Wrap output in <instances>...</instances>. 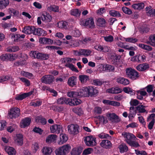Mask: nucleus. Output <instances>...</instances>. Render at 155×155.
<instances>
[{
    "label": "nucleus",
    "mask_w": 155,
    "mask_h": 155,
    "mask_svg": "<svg viewBox=\"0 0 155 155\" xmlns=\"http://www.w3.org/2000/svg\"><path fill=\"white\" fill-rule=\"evenodd\" d=\"M126 73L127 76L133 80L137 79L140 76L139 73L131 68L127 69L126 70Z\"/></svg>",
    "instance_id": "1"
},
{
    "label": "nucleus",
    "mask_w": 155,
    "mask_h": 155,
    "mask_svg": "<svg viewBox=\"0 0 155 155\" xmlns=\"http://www.w3.org/2000/svg\"><path fill=\"white\" fill-rule=\"evenodd\" d=\"M71 149V146L68 144L63 145L56 149L55 150L56 155H66V154L69 152Z\"/></svg>",
    "instance_id": "2"
},
{
    "label": "nucleus",
    "mask_w": 155,
    "mask_h": 155,
    "mask_svg": "<svg viewBox=\"0 0 155 155\" xmlns=\"http://www.w3.org/2000/svg\"><path fill=\"white\" fill-rule=\"evenodd\" d=\"M30 56L34 58H37L42 60H46L49 58L48 54H42L36 51H31Z\"/></svg>",
    "instance_id": "3"
},
{
    "label": "nucleus",
    "mask_w": 155,
    "mask_h": 155,
    "mask_svg": "<svg viewBox=\"0 0 155 155\" xmlns=\"http://www.w3.org/2000/svg\"><path fill=\"white\" fill-rule=\"evenodd\" d=\"M39 41L41 44H51L54 42L56 43L57 45H60L62 42L60 40H52L51 39L48 38L46 37H43L40 38L39 40Z\"/></svg>",
    "instance_id": "4"
},
{
    "label": "nucleus",
    "mask_w": 155,
    "mask_h": 155,
    "mask_svg": "<svg viewBox=\"0 0 155 155\" xmlns=\"http://www.w3.org/2000/svg\"><path fill=\"white\" fill-rule=\"evenodd\" d=\"M84 141L85 144L88 146L92 147L95 146L96 144V138L92 136L86 137L84 138Z\"/></svg>",
    "instance_id": "5"
},
{
    "label": "nucleus",
    "mask_w": 155,
    "mask_h": 155,
    "mask_svg": "<svg viewBox=\"0 0 155 155\" xmlns=\"http://www.w3.org/2000/svg\"><path fill=\"white\" fill-rule=\"evenodd\" d=\"M20 110L18 107H15L10 109L8 113V118L14 119L18 117L20 115Z\"/></svg>",
    "instance_id": "6"
},
{
    "label": "nucleus",
    "mask_w": 155,
    "mask_h": 155,
    "mask_svg": "<svg viewBox=\"0 0 155 155\" xmlns=\"http://www.w3.org/2000/svg\"><path fill=\"white\" fill-rule=\"evenodd\" d=\"M81 24L86 28H91L94 26L93 18H87L81 22Z\"/></svg>",
    "instance_id": "7"
},
{
    "label": "nucleus",
    "mask_w": 155,
    "mask_h": 155,
    "mask_svg": "<svg viewBox=\"0 0 155 155\" xmlns=\"http://www.w3.org/2000/svg\"><path fill=\"white\" fill-rule=\"evenodd\" d=\"M78 127L77 124H71L68 126V129L69 133L75 135L79 133Z\"/></svg>",
    "instance_id": "8"
},
{
    "label": "nucleus",
    "mask_w": 155,
    "mask_h": 155,
    "mask_svg": "<svg viewBox=\"0 0 155 155\" xmlns=\"http://www.w3.org/2000/svg\"><path fill=\"white\" fill-rule=\"evenodd\" d=\"M54 79V77L53 76L49 74L43 76L41 81L42 83L49 84L53 83Z\"/></svg>",
    "instance_id": "9"
},
{
    "label": "nucleus",
    "mask_w": 155,
    "mask_h": 155,
    "mask_svg": "<svg viewBox=\"0 0 155 155\" xmlns=\"http://www.w3.org/2000/svg\"><path fill=\"white\" fill-rule=\"evenodd\" d=\"M51 132L53 133L59 134L63 132L62 127L61 125L55 124L51 126Z\"/></svg>",
    "instance_id": "10"
},
{
    "label": "nucleus",
    "mask_w": 155,
    "mask_h": 155,
    "mask_svg": "<svg viewBox=\"0 0 155 155\" xmlns=\"http://www.w3.org/2000/svg\"><path fill=\"white\" fill-rule=\"evenodd\" d=\"M84 90L86 91L87 93H88V95L89 96L91 97L95 95L98 92L97 90L92 86L89 87V88L86 87L84 88Z\"/></svg>",
    "instance_id": "11"
},
{
    "label": "nucleus",
    "mask_w": 155,
    "mask_h": 155,
    "mask_svg": "<svg viewBox=\"0 0 155 155\" xmlns=\"http://www.w3.org/2000/svg\"><path fill=\"white\" fill-rule=\"evenodd\" d=\"M33 29L32 34L34 35L43 36L45 34V31L42 28H36L34 26Z\"/></svg>",
    "instance_id": "12"
},
{
    "label": "nucleus",
    "mask_w": 155,
    "mask_h": 155,
    "mask_svg": "<svg viewBox=\"0 0 155 155\" xmlns=\"http://www.w3.org/2000/svg\"><path fill=\"white\" fill-rule=\"evenodd\" d=\"M77 79L76 77L73 76L69 78L68 81V85L71 87L75 86L77 84Z\"/></svg>",
    "instance_id": "13"
},
{
    "label": "nucleus",
    "mask_w": 155,
    "mask_h": 155,
    "mask_svg": "<svg viewBox=\"0 0 155 155\" xmlns=\"http://www.w3.org/2000/svg\"><path fill=\"white\" fill-rule=\"evenodd\" d=\"M31 122V119L30 117H26L23 119L21 122V127L25 128L28 126Z\"/></svg>",
    "instance_id": "14"
},
{
    "label": "nucleus",
    "mask_w": 155,
    "mask_h": 155,
    "mask_svg": "<svg viewBox=\"0 0 155 155\" xmlns=\"http://www.w3.org/2000/svg\"><path fill=\"white\" fill-rule=\"evenodd\" d=\"M107 116L110 118V120L113 122L118 123L120 121L119 116L115 113H109L107 115Z\"/></svg>",
    "instance_id": "15"
},
{
    "label": "nucleus",
    "mask_w": 155,
    "mask_h": 155,
    "mask_svg": "<svg viewBox=\"0 0 155 155\" xmlns=\"http://www.w3.org/2000/svg\"><path fill=\"white\" fill-rule=\"evenodd\" d=\"M149 68V65L146 63L139 64L136 67L137 69L140 71H145Z\"/></svg>",
    "instance_id": "16"
},
{
    "label": "nucleus",
    "mask_w": 155,
    "mask_h": 155,
    "mask_svg": "<svg viewBox=\"0 0 155 155\" xmlns=\"http://www.w3.org/2000/svg\"><path fill=\"white\" fill-rule=\"evenodd\" d=\"M41 17L42 20L45 22H50L52 19L51 16L49 13L47 12H45L42 14Z\"/></svg>",
    "instance_id": "17"
},
{
    "label": "nucleus",
    "mask_w": 155,
    "mask_h": 155,
    "mask_svg": "<svg viewBox=\"0 0 155 155\" xmlns=\"http://www.w3.org/2000/svg\"><path fill=\"white\" fill-rule=\"evenodd\" d=\"M69 104L71 106L77 105L81 103V100L77 98H69Z\"/></svg>",
    "instance_id": "18"
},
{
    "label": "nucleus",
    "mask_w": 155,
    "mask_h": 155,
    "mask_svg": "<svg viewBox=\"0 0 155 155\" xmlns=\"http://www.w3.org/2000/svg\"><path fill=\"white\" fill-rule=\"evenodd\" d=\"M130 113L129 114L128 117L129 119V120L130 119H132L133 118H134L135 116L137 113V110L134 106L131 107H130Z\"/></svg>",
    "instance_id": "19"
},
{
    "label": "nucleus",
    "mask_w": 155,
    "mask_h": 155,
    "mask_svg": "<svg viewBox=\"0 0 155 155\" xmlns=\"http://www.w3.org/2000/svg\"><path fill=\"white\" fill-rule=\"evenodd\" d=\"M68 140L67 135L64 134H60V138L58 140V143L61 145L66 142Z\"/></svg>",
    "instance_id": "20"
},
{
    "label": "nucleus",
    "mask_w": 155,
    "mask_h": 155,
    "mask_svg": "<svg viewBox=\"0 0 155 155\" xmlns=\"http://www.w3.org/2000/svg\"><path fill=\"white\" fill-rule=\"evenodd\" d=\"M116 81L118 83L124 85H128L130 83V81L128 79L122 77L117 78L116 79Z\"/></svg>",
    "instance_id": "21"
},
{
    "label": "nucleus",
    "mask_w": 155,
    "mask_h": 155,
    "mask_svg": "<svg viewBox=\"0 0 155 155\" xmlns=\"http://www.w3.org/2000/svg\"><path fill=\"white\" fill-rule=\"evenodd\" d=\"M69 98L65 97H61L58 98L57 101L58 104H69Z\"/></svg>",
    "instance_id": "22"
},
{
    "label": "nucleus",
    "mask_w": 155,
    "mask_h": 155,
    "mask_svg": "<svg viewBox=\"0 0 155 155\" xmlns=\"http://www.w3.org/2000/svg\"><path fill=\"white\" fill-rule=\"evenodd\" d=\"M101 145L106 148H108L111 146L112 144L110 141L107 140H103L100 143Z\"/></svg>",
    "instance_id": "23"
},
{
    "label": "nucleus",
    "mask_w": 155,
    "mask_h": 155,
    "mask_svg": "<svg viewBox=\"0 0 155 155\" xmlns=\"http://www.w3.org/2000/svg\"><path fill=\"white\" fill-rule=\"evenodd\" d=\"M52 151V148L48 147H44L42 150L44 155H51Z\"/></svg>",
    "instance_id": "24"
},
{
    "label": "nucleus",
    "mask_w": 155,
    "mask_h": 155,
    "mask_svg": "<svg viewBox=\"0 0 155 155\" xmlns=\"http://www.w3.org/2000/svg\"><path fill=\"white\" fill-rule=\"evenodd\" d=\"M122 90L125 93L129 94L130 95H134L135 94V91L129 87H124Z\"/></svg>",
    "instance_id": "25"
},
{
    "label": "nucleus",
    "mask_w": 155,
    "mask_h": 155,
    "mask_svg": "<svg viewBox=\"0 0 155 155\" xmlns=\"http://www.w3.org/2000/svg\"><path fill=\"white\" fill-rule=\"evenodd\" d=\"M57 136L55 134H51L47 137L46 142L48 143H51L55 141L57 138Z\"/></svg>",
    "instance_id": "26"
},
{
    "label": "nucleus",
    "mask_w": 155,
    "mask_h": 155,
    "mask_svg": "<svg viewBox=\"0 0 155 155\" xmlns=\"http://www.w3.org/2000/svg\"><path fill=\"white\" fill-rule=\"evenodd\" d=\"M34 26L30 27L27 26L24 27L22 31V32L26 34H32Z\"/></svg>",
    "instance_id": "27"
},
{
    "label": "nucleus",
    "mask_w": 155,
    "mask_h": 155,
    "mask_svg": "<svg viewBox=\"0 0 155 155\" xmlns=\"http://www.w3.org/2000/svg\"><path fill=\"white\" fill-rule=\"evenodd\" d=\"M5 150L9 155H13L16 154V151L13 147L9 146H6L5 147Z\"/></svg>",
    "instance_id": "28"
},
{
    "label": "nucleus",
    "mask_w": 155,
    "mask_h": 155,
    "mask_svg": "<svg viewBox=\"0 0 155 155\" xmlns=\"http://www.w3.org/2000/svg\"><path fill=\"white\" fill-rule=\"evenodd\" d=\"M9 3V0H0V9H3L6 8Z\"/></svg>",
    "instance_id": "29"
},
{
    "label": "nucleus",
    "mask_w": 155,
    "mask_h": 155,
    "mask_svg": "<svg viewBox=\"0 0 155 155\" xmlns=\"http://www.w3.org/2000/svg\"><path fill=\"white\" fill-rule=\"evenodd\" d=\"M103 70L106 72H113L114 70V67L113 66L107 64L103 67Z\"/></svg>",
    "instance_id": "30"
},
{
    "label": "nucleus",
    "mask_w": 155,
    "mask_h": 155,
    "mask_svg": "<svg viewBox=\"0 0 155 155\" xmlns=\"http://www.w3.org/2000/svg\"><path fill=\"white\" fill-rule=\"evenodd\" d=\"M36 122H40L42 125H44L47 123V120L44 117H43L42 116H39L35 118Z\"/></svg>",
    "instance_id": "31"
},
{
    "label": "nucleus",
    "mask_w": 155,
    "mask_h": 155,
    "mask_svg": "<svg viewBox=\"0 0 155 155\" xmlns=\"http://www.w3.org/2000/svg\"><path fill=\"white\" fill-rule=\"evenodd\" d=\"M17 138L16 142L17 144L19 145H22L23 144V136L21 134H18L17 135Z\"/></svg>",
    "instance_id": "32"
},
{
    "label": "nucleus",
    "mask_w": 155,
    "mask_h": 155,
    "mask_svg": "<svg viewBox=\"0 0 155 155\" xmlns=\"http://www.w3.org/2000/svg\"><path fill=\"white\" fill-rule=\"evenodd\" d=\"M120 152L121 153L126 152L128 150V148L125 143H121L119 146Z\"/></svg>",
    "instance_id": "33"
},
{
    "label": "nucleus",
    "mask_w": 155,
    "mask_h": 155,
    "mask_svg": "<svg viewBox=\"0 0 155 155\" xmlns=\"http://www.w3.org/2000/svg\"><path fill=\"white\" fill-rule=\"evenodd\" d=\"M109 13L110 16L114 17H120L121 16V14L119 12L114 10H110Z\"/></svg>",
    "instance_id": "34"
},
{
    "label": "nucleus",
    "mask_w": 155,
    "mask_h": 155,
    "mask_svg": "<svg viewBox=\"0 0 155 155\" xmlns=\"http://www.w3.org/2000/svg\"><path fill=\"white\" fill-rule=\"evenodd\" d=\"M144 6V4L143 3H140L137 4H134L132 5L133 8L135 9L141 10L143 9Z\"/></svg>",
    "instance_id": "35"
},
{
    "label": "nucleus",
    "mask_w": 155,
    "mask_h": 155,
    "mask_svg": "<svg viewBox=\"0 0 155 155\" xmlns=\"http://www.w3.org/2000/svg\"><path fill=\"white\" fill-rule=\"evenodd\" d=\"M67 23L65 21H61L57 23V26L60 28L66 29Z\"/></svg>",
    "instance_id": "36"
},
{
    "label": "nucleus",
    "mask_w": 155,
    "mask_h": 155,
    "mask_svg": "<svg viewBox=\"0 0 155 155\" xmlns=\"http://www.w3.org/2000/svg\"><path fill=\"white\" fill-rule=\"evenodd\" d=\"M139 46L143 49L148 51H150L152 49V48L151 46L144 44H139Z\"/></svg>",
    "instance_id": "37"
},
{
    "label": "nucleus",
    "mask_w": 155,
    "mask_h": 155,
    "mask_svg": "<svg viewBox=\"0 0 155 155\" xmlns=\"http://www.w3.org/2000/svg\"><path fill=\"white\" fill-rule=\"evenodd\" d=\"M98 25L101 27H104L106 26V22L104 18H99L97 20Z\"/></svg>",
    "instance_id": "38"
},
{
    "label": "nucleus",
    "mask_w": 155,
    "mask_h": 155,
    "mask_svg": "<svg viewBox=\"0 0 155 155\" xmlns=\"http://www.w3.org/2000/svg\"><path fill=\"white\" fill-rule=\"evenodd\" d=\"M81 13V12L79 11L78 9H73L71 11L70 14L71 15L77 17L79 16Z\"/></svg>",
    "instance_id": "39"
},
{
    "label": "nucleus",
    "mask_w": 155,
    "mask_h": 155,
    "mask_svg": "<svg viewBox=\"0 0 155 155\" xmlns=\"http://www.w3.org/2000/svg\"><path fill=\"white\" fill-rule=\"evenodd\" d=\"M52 109L55 112H61L63 111L64 108L62 106L54 105L52 106Z\"/></svg>",
    "instance_id": "40"
},
{
    "label": "nucleus",
    "mask_w": 155,
    "mask_h": 155,
    "mask_svg": "<svg viewBox=\"0 0 155 155\" xmlns=\"http://www.w3.org/2000/svg\"><path fill=\"white\" fill-rule=\"evenodd\" d=\"M65 66L69 68L73 71L76 72H79V71L78 69L74 67V65L73 64H72L66 63L65 65Z\"/></svg>",
    "instance_id": "41"
},
{
    "label": "nucleus",
    "mask_w": 155,
    "mask_h": 155,
    "mask_svg": "<svg viewBox=\"0 0 155 155\" xmlns=\"http://www.w3.org/2000/svg\"><path fill=\"white\" fill-rule=\"evenodd\" d=\"M147 106L143 105H139L136 107L137 110H138L139 112L140 113H144L146 111L145 108Z\"/></svg>",
    "instance_id": "42"
},
{
    "label": "nucleus",
    "mask_w": 155,
    "mask_h": 155,
    "mask_svg": "<svg viewBox=\"0 0 155 155\" xmlns=\"http://www.w3.org/2000/svg\"><path fill=\"white\" fill-rule=\"evenodd\" d=\"M101 122L103 124H105L108 123V120L106 117L103 116L99 115L97 117Z\"/></svg>",
    "instance_id": "43"
},
{
    "label": "nucleus",
    "mask_w": 155,
    "mask_h": 155,
    "mask_svg": "<svg viewBox=\"0 0 155 155\" xmlns=\"http://www.w3.org/2000/svg\"><path fill=\"white\" fill-rule=\"evenodd\" d=\"M79 80L82 83H84L89 80V77L85 75H81L79 77Z\"/></svg>",
    "instance_id": "44"
},
{
    "label": "nucleus",
    "mask_w": 155,
    "mask_h": 155,
    "mask_svg": "<svg viewBox=\"0 0 155 155\" xmlns=\"http://www.w3.org/2000/svg\"><path fill=\"white\" fill-rule=\"evenodd\" d=\"M21 75L29 79H31L33 78V74L29 72L22 71L21 73Z\"/></svg>",
    "instance_id": "45"
},
{
    "label": "nucleus",
    "mask_w": 155,
    "mask_h": 155,
    "mask_svg": "<svg viewBox=\"0 0 155 155\" xmlns=\"http://www.w3.org/2000/svg\"><path fill=\"white\" fill-rule=\"evenodd\" d=\"M150 44L152 46L155 47V34L151 35L149 37Z\"/></svg>",
    "instance_id": "46"
},
{
    "label": "nucleus",
    "mask_w": 155,
    "mask_h": 155,
    "mask_svg": "<svg viewBox=\"0 0 155 155\" xmlns=\"http://www.w3.org/2000/svg\"><path fill=\"white\" fill-rule=\"evenodd\" d=\"M136 138V137L134 134L130 133H128V134L126 138V141L128 143V140L132 141L131 139L135 140Z\"/></svg>",
    "instance_id": "47"
},
{
    "label": "nucleus",
    "mask_w": 155,
    "mask_h": 155,
    "mask_svg": "<svg viewBox=\"0 0 155 155\" xmlns=\"http://www.w3.org/2000/svg\"><path fill=\"white\" fill-rule=\"evenodd\" d=\"M25 93L21 94H18L16 95L15 99L17 100H22L27 97Z\"/></svg>",
    "instance_id": "48"
},
{
    "label": "nucleus",
    "mask_w": 155,
    "mask_h": 155,
    "mask_svg": "<svg viewBox=\"0 0 155 155\" xmlns=\"http://www.w3.org/2000/svg\"><path fill=\"white\" fill-rule=\"evenodd\" d=\"M122 9L123 12L126 14L130 15L132 13V11L130 9L126 7H123Z\"/></svg>",
    "instance_id": "49"
},
{
    "label": "nucleus",
    "mask_w": 155,
    "mask_h": 155,
    "mask_svg": "<svg viewBox=\"0 0 155 155\" xmlns=\"http://www.w3.org/2000/svg\"><path fill=\"white\" fill-rule=\"evenodd\" d=\"M85 90L84 91L83 89L80 90L78 92L76 91V93H75L76 94L77 97H85Z\"/></svg>",
    "instance_id": "50"
},
{
    "label": "nucleus",
    "mask_w": 155,
    "mask_h": 155,
    "mask_svg": "<svg viewBox=\"0 0 155 155\" xmlns=\"http://www.w3.org/2000/svg\"><path fill=\"white\" fill-rule=\"evenodd\" d=\"M128 144L131 147H137L140 146V145L138 142L134 141L128 140Z\"/></svg>",
    "instance_id": "51"
},
{
    "label": "nucleus",
    "mask_w": 155,
    "mask_h": 155,
    "mask_svg": "<svg viewBox=\"0 0 155 155\" xmlns=\"http://www.w3.org/2000/svg\"><path fill=\"white\" fill-rule=\"evenodd\" d=\"M149 31V29L147 27L142 26L139 29V31L141 33H147Z\"/></svg>",
    "instance_id": "52"
},
{
    "label": "nucleus",
    "mask_w": 155,
    "mask_h": 155,
    "mask_svg": "<svg viewBox=\"0 0 155 155\" xmlns=\"http://www.w3.org/2000/svg\"><path fill=\"white\" fill-rule=\"evenodd\" d=\"M50 11H53L55 12H58L59 11V7L57 5H53L49 7Z\"/></svg>",
    "instance_id": "53"
},
{
    "label": "nucleus",
    "mask_w": 155,
    "mask_h": 155,
    "mask_svg": "<svg viewBox=\"0 0 155 155\" xmlns=\"http://www.w3.org/2000/svg\"><path fill=\"white\" fill-rule=\"evenodd\" d=\"M93 149L91 148H88L85 149L83 152V154L84 155H87L93 152Z\"/></svg>",
    "instance_id": "54"
},
{
    "label": "nucleus",
    "mask_w": 155,
    "mask_h": 155,
    "mask_svg": "<svg viewBox=\"0 0 155 155\" xmlns=\"http://www.w3.org/2000/svg\"><path fill=\"white\" fill-rule=\"evenodd\" d=\"M20 80L24 83V84L26 86H29L30 85V81L27 79L25 78H20Z\"/></svg>",
    "instance_id": "55"
},
{
    "label": "nucleus",
    "mask_w": 155,
    "mask_h": 155,
    "mask_svg": "<svg viewBox=\"0 0 155 155\" xmlns=\"http://www.w3.org/2000/svg\"><path fill=\"white\" fill-rule=\"evenodd\" d=\"M125 41L130 43H134L137 41V39L136 38H124Z\"/></svg>",
    "instance_id": "56"
},
{
    "label": "nucleus",
    "mask_w": 155,
    "mask_h": 155,
    "mask_svg": "<svg viewBox=\"0 0 155 155\" xmlns=\"http://www.w3.org/2000/svg\"><path fill=\"white\" fill-rule=\"evenodd\" d=\"M0 59L2 61H7L9 59V54H5L2 55L0 56Z\"/></svg>",
    "instance_id": "57"
},
{
    "label": "nucleus",
    "mask_w": 155,
    "mask_h": 155,
    "mask_svg": "<svg viewBox=\"0 0 155 155\" xmlns=\"http://www.w3.org/2000/svg\"><path fill=\"white\" fill-rule=\"evenodd\" d=\"M72 33L73 36L75 37H79L81 35V33L79 31L78 29H76L73 31Z\"/></svg>",
    "instance_id": "58"
},
{
    "label": "nucleus",
    "mask_w": 155,
    "mask_h": 155,
    "mask_svg": "<svg viewBox=\"0 0 155 155\" xmlns=\"http://www.w3.org/2000/svg\"><path fill=\"white\" fill-rule=\"evenodd\" d=\"M119 61V58L118 56L115 55L114 56L112 61L113 64L114 65L118 64Z\"/></svg>",
    "instance_id": "59"
},
{
    "label": "nucleus",
    "mask_w": 155,
    "mask_h": 155,
    "mask_svg": "<svg viewBox=\"0 0 155 155\" xmlns=\"http://www.w3.org/2000/svg\"><path fill=\"white\" fill-rule=\"evenodd\" d=\"M33 131L35 132L38 133L40 134H42L43 132V130H42L41 129L36 127H35L33 129Z\"/></svg>",
    "instance_id": "60"
},
{
    "label": "nucleus",
    "mask_w": 155,
    "mask_h": 155,
    "mask_svg": "<svg viewBox=\"0 0 155 155\" xmlns=\"http://www.w3.org/2000/svg\"><path fill=\"white\" fill-rule=\"evenodd\" d=\"M130 103L131 106H136L139 104V102L136 99H132Z\"/></svg>",
    "instance_id": "61"
},
{
    "label": "nucleus",
    "mask_w": 155,
    "mask_h": 155,
    "mask_svg": "<svg viewBox=\"0 0 155 155\" xmlns=\"http://www.w3.org/2000/svg\"><path fill=\"white\" fill-rule=\"evenodd\" d=\"M93 83L96 86H101L103 83V82L98 79L94 80Z\"/></svg>",
    "instance_id": "62"
},
{
    "label": "nucleus",
    "mask_w": 155,
    "mask_h": 155,
    "mask_svg": "<svg viewBox=\"0 0 155 155\" xmlns=\"http://www.w3.org/2000/svg\"><path fill=\"white\" fill-rule=\"evenodd\" d=\"M104 40L109 42H111L113 41L114 38L113 36L111 35H109L107 36H105L104 37Z\"/></svg>",
    "instance_id": "63"
},
{
    "label": "nucleus",
    "mask_w": 155,
    "mask_h": 155,
    "mask_svg": "<svg viewBox=\"0 0 155 155\" xmlns=\"http://www.w3.org/2000/svg\"><path fill=\"white\" fill-rule=\"evenodd\" d=\"M71 155H79L81 153V152L78 149H73L71 152Z\"/></svg>",
    "instance_id": "64"
}]
</instances>
